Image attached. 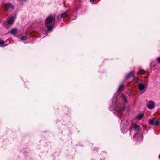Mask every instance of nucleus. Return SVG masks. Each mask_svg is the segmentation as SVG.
Masks as SVG:
<instances>
[{
    "label": "nucleus",
    "instance_id": "nucleus-1",
    "mask_svg": "<svg viewBox=\"0 0 160 160\" xmlns=\"http://www.w3.org/2000/svg\"><path fill=\"white\" fill-rule=\"evenodd\" d=\"M55 19L54 15H50L46 19L45 26L47 28L48 31L52 30L54 25Z\"/></svg>",
    "mask_w": 160,
    "mask_h": 160
},
{
    "label": "nucleus",
    "instance_id": "nucleus-2",
    "mask_svg": "<svg viewBox=\"0 0 160 160\" xmlns=\"http://www.w3.org/2000/svg\"><path fill=\"white\" fill-rule=\"evenodd\" d=\"M14 8L13 6L10 3H7L5 5L4 9L7 11L9 10L10 11H12Z\"/></svg>",
    "mask_w": 160,
    "mask_h": 160
},
{
    "label": "nucleus",
    "instance_id": "nucleus-3",
    "mask_svg": "<svg viewBox=\"0 0 160 160\" xmlns=\"http://www.w3.org/2000/svg\"><path fill=\"white\" fill-rule=\"evenodd\" d=\"M147 83H141L138 85V88L139 89L141 90H143V89L147 87Z\"/></svg>",
    "mask_w": 160,
    "mask_h": 160
},
{
    "label": "nucleus",
    "instance_id": "nucleus-4",
    "mask_svg": "<svg viewBox=\"0 0 160 160\" xmlns=\"http://www.w3.org/2000/svg\"><path fill=\"white\" fill-rule=\"evenodd\" d=\"M155 107L154 102L152 101H150L148 105V108L150 109H152Z\"/></svg>",
    "mask_w": 160,
    "mask_h": 160
},
{
    "label": "nucleus",
    "instance_id": "nucleus-5",
    "mask_svg": "<svg viewBox=\"0 0 160 160\" xmlns=\"http://www.w3.org/2000/svg\"><path fill=\"white\" fill-rule=\"evenodd\" d=\"M14 21V18L13 17H11L7 21V23L8 24H12Z\"/></svg>",
    "mask_w": 160,
    "mask_h": 160
},
{
    "label": "nucleus",
    "instance_id": "nucleus-6",
    "mask_svg": "<svg viewBox=\"0 0 160 160\" xmlns=\"http://www.w3.org/2000/svg\"><path fill=\"white\" fill-rule=\"evenodd\" d=\"M133 127L136 131H138L139 130V126L137 124H135L134 125Z\"/></svg>",
    "mask_w": 160,
    "mask_h": 160
},
{
    "label": "nucleus",
    "instance_id": "nucleus-7",
    "mask_svg": "<svg viewBox=\"0 0 160 160\" xmlns=\"http://www.w3.org/2000/svg\"><path fill=\"white\" fill-rule=\"evenodd\" d=\"M134 75V73L132 72H130L128 75H127L126 77V78L127 79H128L130 77H133Z\"/></svg>",
    "mask_w": 160,
    "mask_h": 160
},
{
    "label": "nucleus",
    "instance_id": "nucleus-8",
    "mask_svg": "<svg viewBox=\"0 0 160 160\" xmlns=\"http://www.w3.org/2000/svg\"><path fill=\"white\" fill-rule=\"evenodd\" d=\"M17 32V29L16 28H14L11 30L10 33L12 34L15 35L16 34Z\"/></svg>",
    "mask_w": 160,
    "mask_h": 160
},
{
    "label": "nucleus",
    "instance_id": "nucleus-9",
    "mask_svg": "<svg viewBox=\"0 0 160 160\" xmlns=\"http://www.w3.org/2000/svg\"><path fill=\"white\" fill-rule=\"evenodd\" d=\"M121 96L124 101L126 102H127V99L126 97L123 94H122Z\"/></svg>",
    "mask_w": 160,
    "mask_h": 160
},
{
    "label": "nucleus",
    "instance_id": "nucleus-10",
    "mask_svg": "<svg viewBox=\"0 0 160 160\" xmlns=\"http://www.w3.org/2000/svg\"><path fill=\"white\" fill-rule=\"evenodd\" d=\"M145 71L144 70H140L139 72H138V74H139L143 75L144 74Z\"/></svg>",
    "mask_w": 160,
    "mask_h": 160
},
{
    "label": "nucleus",
    "instance_id": "nucleus-11",
    "mask_svg": "<svg viewBox=\"0 0 160 160\" xmlns=\"http://www.w3.org/2000/svg\"><path fill=\"white\" fill-rule=\"evenodd\" d=\"M123 87V84H121L120 86L118 89V91L119 92H120L122 91Z\"/></svg>",
    "mask_w": 160,
    "mask_h": 160
},
{
    "label": "nucleus",
    "instance_id": "nucleus-12",
    "mask_svg": "<svg viewBox=\"0 0 160 160\" xmlns=\"http://www.w3.org/2000/svg\"><path fill=\"white\" fill-rule=\"evenodd\" d=\"M67 16V15L66 13L62 14L61 15V17L62 18H64Z\"/></svg>",
    "mask_w": 160,
    "mask_h": 160
},
{
    "label": "nucleus",
    "instance_id": "nucleus-13",
    "mask_svg": "<svg viewBox=\"0 0 160 160\" xmlns=\"http://www.w3.org/2000/svg\"><path fill=\"white\" fill-rule=\"evenodd\" d=\"M144 114L143 113H141L139 114L138 116V118H142L144 116Z\"/></svg>",
    "mask_w": 160,
    "mask_h": 160
},
{
    "label": "nucleus",
    "instance_id": "nucleus-14",
    "mask_svg": "<svg viewBox=\"0 0 160 160\" xmlns=\"http://www.w3.org/2000/svg\"><path fill=\"white\" fill-rule=\"evenodd\" d=\"M149 123L151 124H154V121L153 119H150L149 120Z\"/></svg>",
    "mask_w": 160,
    "mask_h": 160
},
{
    "label": "nucleus",
    "instance_id": "nucleus-15",
    "mask_svg": "<svg viewBox=\"0 0 160 160\" xmlns=\"http://www.w3.org/2000/svg\"><path fill=\"white\" fill-rule=\"evenodd\" d=\"M27 38L26 36H24L21 37V39L22 40H25L27 39Z\"/></svg>",
    "mask_w": 160,
    "mask_h": 160
},
{
    "label": "nucleus",
    "instance_id": "nucleus-16",
    "mask_svg": "<svg viewBox=\"0 0 160 160\" xmlns=\"http://www.w3.org/2000/svg\"><path fill=\"white\" fill-rule=\"evenodd\" d=\"M159 123V122L158 120H157L155 121V122H154V124L156 126H157Z\"/></svg>",
    "mask_w": 160,
    "mask_h": 160
},
{
    "label": "nucleus",
    "instance_id": "nucleus-17",
    "mask_svg": "<svg viewBox=\"0 0 160 160\" xmlns=\"http://www.w3.org/2000/svg\"><path fill=\"white\" fill-rule=\"evenodd\" d=\"M5 42L3 40H0V45H2L4 44Z\"/></svg>",
    "mask_w": 160,
    "mask_h": 160
},
{
    "label": "nucleus",
    "instance_id": "nucleus-18",
    "mask_svg": "<svg viewBox=\"0 0 160 160\" xmlns=\"http://www.w3.org/2000/svg\"><path fill=\"white\" fill-rule=\"evenodd\" d=\"M157 60L158 61V63H160V57H159L157 59Z\"/></svg>",
    "mask_w": 160,
    "mask_h": 160
},
{
    "label": "nucleus",
    "instance_id": "nucleus-19",
    "mask_svg": "<svg viewBox=\"0 0 160 160\" xmlns=\"http://www.w3.org/2000/svg\"><path fill=\"white\" fill-rule=\"evenodd\" d=\"M95 0H90V2L92 3H93Z\"/></svg>",
    "mask_w": 160,
    "mask_h": 160
}]
</instances>
